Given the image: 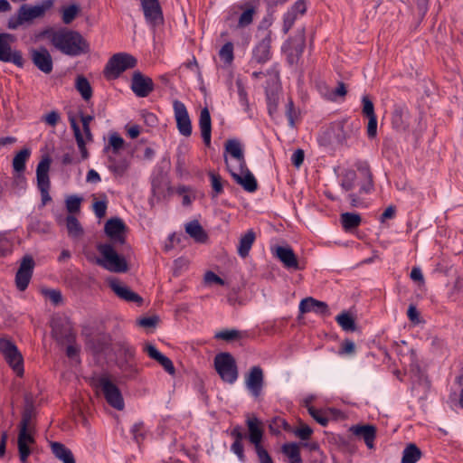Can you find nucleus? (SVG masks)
I'll list each match as a JSON object with an SVG mask.
<instances>
[{
	"mask_svg": "<svg viewBox=\"0 0 463 463\" xmlns=\"http://www.w3.org/2000/svg\"><path fill=\"white\" fill-rule=\"evenodd\" d=\"M24 402L21 421L18 425L17 449L20 461L28 463V458L32 453L31 446L36 443L34 434L36 432L37 411L33 395L31 392L24 394Z\"/></svg>",
	"mask_w": 463,
	"mask_h": 463,
	"instance_id": "obj_1",
	"label": "nucleus"
},
{
	"mask_svg": "<svg viewBox=\"0 0 463 463\" xmlns=\"http://www.w3.org/2000/svg\"><path fill=\"white\" fill-rule=\"evenodd\" d=\"M41 36L47 38L56 50L67 56L77 57L90 52L88 41L75 30L46 28Z\"/></svg>",
	"mask_w": 463,
	"mask_h": 463,
	"instance_id": "obj_2",
	"label": "nucleus"
},
{
	"mask_svg": "<svg viewBox=\"0 0 463 463\" xmlns=\"http://www.w3.org/2000/svg\"><path fill=\"white\" fill-rule=\"evenodd\" d=\"M53 4L54 0H43L33 6L26 4L22 5L17 10V14L9 18L7 28L15 30L24 23H30L33 19L43 17L45 13L53 6Z\"/></svg>",
	"mask_w": 463,
	"mask_h": 463,
	"instance_id": "obj_3",
	"label": "nucleus"
},
{
	"mask_svg": "<svg viewBox=\"0 0 463 463\" xmlns=\"http://www.w3.org/2000/svg\"><path fill=\"white\" fill-rule=\"evenodd\" d=\"M114 246L110 243L99 244L97 250L102 256V259H99L97 263L111 272H126L128 269V262L125 257L117 252Z\"/></svg>",
	"mask_w": 463,
	"mask_h": 463,
	"instance_id": "obj_4",
	"label": "nucleus"
},
{
	"mask_svg": "<svg viewBox=\"0 0 463 463\" xmlns=\"http://www.w3.org/2000/svg\"><path fill=\"white\" fill-rule=\"evenodd\" d=\"M137 65V60L128 52L113 54L108 61L103 73L107 79H118L124 71L134 69Z\"/></svg>",
	"mask_w": 463,
	"mask_h": 463,
	"instance_id": "obj_5",
	"label": "nucleus"
},
{
	"mask_svg": "<svg viewBox=\"0 0 463 463\" xmlns=\"http://www.w3.org/2000/svg\"><path fill=\"white\" fill-rule=\"evenodd\" d=\"M213 364L215 371L224 383L232 384L237 381L239 376L238 366L232 354L228 352L217 354Z\"/></svg>",
	"mask_w": 463,
	"mask_h": 463,
	"instance_id": "obj_6",
	"label": "nucleus"
},
{
	"mask_svg": "<svg viewBox=\"0 0 463 463\" xmlns=\"http://www.w3.org/2000/svg\"><path fill=\"white\" fill-rule=\"evenodd\" d=\"M246 423L249 430L248 438L250 442L254 445L259 462L274 463L268 450L261 445L264 431L260 420L256 417L250 418Z\"/></svg>",
	"mask_w": 463,
	"mask_h": 463,
	"instance_id": "obj_7",
	"label": "nucleus"
},
{
	"mask_svg": "<svg viewBox=\"0 0 463 463\" xmlns=\"http://www.w3.org/2000/svg\"><path fill=\"white\" fill-rule=\"evenodd\" d=\"M92 385L99 388L106 402L114 409L121 411L125 407L124 399L119 388L106 375L93 378Z\"/></svg>",
	"mask_w": 463,
	"mask_h": 463,
	"instance_id": "obj_8",
	"label": "nucleus"
},
{
	"mask_svg": "<svg viewBox=\"0 0 463 463\" xmlns=\"http://www.w3.org/2000/svg\"><path fill=\"white\" fill-rule=\"evenodd\" d=\"M0 353L17 376L24 375V358L15 344L9 338H0Z\"/></svg>",
	"mask_w": 463,
	"mask_h": 463,
	"instance_id": "obj_9",
	"label": "nucleus"
},
{
	"mask_svg": "<svg viewBox=\"0 0 463 463\" xmlns=\"http://www.w3.org/2000/svg\"><path fill=\"white\" fill-rule=\"evenodd\" d=\"M51 162V158L46 156L43 157V159L39 162L36 168L37 187L41 193L43 205H46L49 202L52 201V197L49 194L51 181L48 174Z\"/></svg>",
	"mask_w": 463,
	"mask_h": 463,
	"instance_id": "obj_10",
	"label": "nucleus"
},
{
	"mask_svg": "<svg viewBox=\"0 0 463 463\" xmlns=\"http://www.w3.org/2000/svg\"><path fill=\"white\" fill-rule=\"evenodd\" d=\"M14 41V36L11 33H0V61L4 62H12L19 68L24 65V59L21 51L12 50L11 43Z\"/></svg>",
	"mask_w": 463,
	"mask_h": 463,
	"instance_id": "obj_11",
	"label": "nucleus"
},
{
	"mask_svg": "<svg viewBox=\"0 0 463 463\" xmlns=\"http://www.w3.org/2000/svg\"><path fill=\"white\" fill-rule=\"evenodd\" d=\"M271 32H265L264 36L254 45L250 65H264L272 58L271 52Z\"/></svg>",
	"mask_w": 463,
	"mask_h": 463,
	"instance_id": "obj_12",
	"label": "nucleus"
},
{
	"mask_svg": "<svg viewBox=\"0 0 463 463\" xmlns=\"http://www.w3.org/2000/svg\"><path fill=\"white\" fill-rule=\"evenodd\" d=\"M52 335L58 344L74 343L76 335L70 321L66 318L57 317L51 322Z\"/></svg>",
	"mask_w": 463,
	"mask_h": 463,
	"instance_id": "obj_13",
	"label": "nucleus"
},
{
	"mask_svg": "<svg viewBox=\"0 0 463 463\" xmlns=\"http://www.w3.org/2000/svg\"><path fill=\"white\" fill-rule=\"evenodd\" d=\"M128 227L119 217L109 219L104 225V232L109 238L112 245H125Z\"/></svg>",
	"mask_w": 463,
	"mask_h": 463,
	"instance_id": "obj_14",
	"label": "nucleus"
},
{
	"mask_svg": "<svg viewBox=\"0 0 463 463\" xmlns=\"http://www.w3.org/2000/svg\"><path fill=\"white\" fill-rule=\"evenodd\" d=\"M35 262L31 255H24L15 274V285L18 290L24 291L32 279Z\"/></svg>",
	"mask_w": 463,
	"mask_h": 463,
	"instance_id": "obj_15",
	"label": "nucleus"
},
{
	"mask_svg": "<svg viewBox=\"0 0 463 463\" xmlns=\"http://www.w3.org/2000/svg\"><path fill=\"white\" fill-rule=\"evenodd\" d=\"M130 89L137 97L146 98L154 91L155 83L150 77L140 71H135L132 74Z\"/></svg>",
	"mask_w": 463,
	"mask_h": 463,
	"instance_id": "obj_16",
	"label": "nucleus"
},
{
	"mask_svg": "<svg viewBox=\"0 0 463 463\" xmlns=\"http://www.w3.org/2000/svg\"><path fill=\"white\" fill-rule=\"evenodd\" d=\"M175 118L176 121V128L179 133L184 137H190L192 135V122L185 105L175 99L173 102Z\"/></svg>",
	"mask_w": 463,
	"mask_h": 463,
	"instance_id": "obj_17",
	"label": "nucleus"
},
{
	"mask_svg": "<svg viewBox=\"0 0 463 463\" xmlns=\"http://www.w3.org/2000/svg\"><path fill=\"white\" fill-rule=\"evenodd\" d=\"M245 384L254 398L260 396L264 387V372L260 365L250 368L248 373L245 375Z\"/></svg>",
	"mask_w": 463,
	"mask_h": 463,
	"instance_id": "obj_18",
	"label": "nucleus"
},
{
	"mask_svg": "<svg viewBox=\"0 0 463 463\" xmlns=\"http://www.w3.org/2000/svg\"><path fill=\"white\" fill-rule=\"evenodd\" d=\"M31 60L34 66L45 74H50L53 70L52 57L44 46L30 51Z\"/></svg>",
	"mask_w": 463,
	"mask_h": 463,
	"instance_id": "obj_19",
	"label": "nucleus"
},
{
	"mask_svg": "<svg viewBox=\"0 0 463 463\" xmlns=\"http://www.w3.org/2000/svg\"><path fill=\"white\" fill-rule=\"evenodd\" d=\"M146 21L153 26L164 22L163 11L158 0H140Z\"/></svg>",
	"mask_w": 463,
	"mask_h": 463,
	"instance_id": "obj_20",
	"label": "nucleus"
},
{
	"mask_svg": "<svg viewBox=\"0 0 463 463\" xmlns=\"http://www.w3.org/2000/svg\"><path fill=\"white\" fill-rule=\"evenodd\" d=\"M108 284L119 298L127 302H134L139 307L142 306L144 301L142 297L131 290L128 286L123 285L118 279H109Z\"/></svg>",
	"mask_w": 463,
	"mask_h": 463,
	"instance_id": "obj_21",
	"label": "nucleus"
},
{
	"mask_svg": "<svg viewBox=\"0 0 463 463\" xmlns=\"http://www.w3.org/2000/svg\"><path fill=\"white\" fill-rule=\"evenodd\" d=\"M111 345V336L106 333H98L86 338V346L94 355L104 354Z\"/></svg>",
	"mask_w": 463,
	"mask_h": 463,
	"instance_id": "obj_22",
	"label": "nucleus"
},
{
	"mask_svg": "<svg viewBox=\"0 0 463 463\" xmlns=\"http://www.w3.org/2000/svg\"><path fill=\"white\" fill-rule=\"evenodd\" d=\"M225 163L228 171L230 172L232 177L233 180L240 184L246 192L249 193H254L258 189V182L256 178L254 177L253 174L249 170V168L246 166V168L243 169L241 172V175L232 171L229 165L227 158L225 157Z\"/></svg>",
	"mask_w": 463,
	"mask_h": 463,
	"instance_id": "obj_23",
	"label": "nucleus"
},
{
	"mask_svg": "<svg viewBox=\"0 0 463 463\" xmlns=\"http://www.w3.org/2000/svg\"><path fill=\"white\" fill-rule=\"evenodd\" d=\"M275 256L288 269L302 270L304 269L303 266H300L297 255L289 246H278Z\"/></svg>",
	"mask_w": 463,
	"mask_h": 463,
	"instance_id": "obj_24",
	"label": "nucleus"
},
{
	"mask_svg": "<svg viewBox=\"0 0 463 463\" xmlns=\"http://www.w3.org/2000/svg\"><path fill=\"white\" fill-rule=\"evenodd\" d=\"M306 46V39L304 33H299L288 42L287 49V61L290 65L297 64L300 60Z\"/></svg>",
	"mask_w": 463,
	"mask_h": 463,
	"instance_id": "obj_25",
	"label": "nucleus"
},
{
	"mask_svg": "<svg viewBox=\"0 0 463 463\" xmlns=\"http://www.w3.org/2000/svg\"><path fill=\"white\" fill-rule=\"evenodd\" d=\"M143 351L146 353L151 359L156 361L166 373L171 375L175 373V368L171 359L159 352L154 345L146 343Z\"/></svg>",
	"mask_w": 463,
	"mask_h": 463,
	"instance_id": "obj_26",
	"label": "nucleus"
},
{
	"mask_svg": "<svg viewBox=\"0 0 463 463\" xmlns=\"http://www.w3.org/2000/svg\"><path fill=\"white\" fill-rule=\"evenodd\" d=\"M355 167L359 171V173L362 175L364 181L360 184H357L359 185V192L360 194H369L373 189V174L370 169V165L365 161H358L355 163Z\"/></svg>",
	"mask_w": 463,
	"mask_h": 463,
	"instance_id": "obj_27",
	"label": "nucleus"
},
{
	"mask_svg": "<svg viewBox=\"0 0 463 463\" xmlns=\"http://www.w3.org/2000/svg\"><path fill=\"white\" fill-rule=\"evenodd\" d=\"M350 431L357 438L364 439L369 449L373 448V442L376 437V428L373 425H354L350 428Z\"/></svg>",
	"mask_w": 463,
	"mask_h": 463,
	"instance_id": "obj_28",
	"label": "nucleus"
},
{
	"mask_svg": "<svg viewBox=\"0 0 463 463\" xmlns=\"http://www.w3.org/2000/svg\"><path fill=\"white\" fill-rule=\"evenodd\" d=\"M408 110L403 106H395L392 113V126L397 131H405L409 128Z\"/></svg>",
	"mask_w": 463,
	"mask_h": 463,
	"instance_id": "obj_29",
	"label": "nucleus"
},
{
	"mask_svg": "<svg viewBox=\"0 0 463 463\" xmlns=\"http://www.w3.org/2000/svg\"><path fill=\"white\" fill-rule=\"evenodd\" d=\"M225 151L238 161L241 171L246 168V160L239 140L228 139L225 143Z\"/></svg>",
	"mask_w": 463,
	"mask_h": 463,
	"instance_id": "obj_30",
	"label": "nucleus"
},
{
	"mask_svg": "<svg viewBox=\"0 0 463 463\" xmlns=\"http://www.w3.org/2000/svg\"><path fill=\"white\" fill-rule=\"evenodd\" d=\"M51 449L52 454L63 463H76L73 453L64 444L52 441L51 442Z\"/></svg>",
	"mask_w": 463,
	"mask_h": 463,
	"instance_id": "obj_31",
	"label": "nucleus"
},
{
	"mask_svg": "<svg viewBox=\"0 0 463 463\" xmlns=\"http://www.w3.org/2000/svg\"><path fill=\"white\" fill-rule=\"evenodd\" d=\"M113 346L118 359L122 358V360H129L136 358V349L128 341L124 339L118 340Z\"/></svg>",
	"mask_w": 463,
	"mask_h": 463,
	"instance_id": "obj_32",
	"label": "nucleus"
},
{
	"mask_svg": "<svg viewBox=\"0 0 463 463\" xmlns=\"http://www.w3.org/2000/svg\"><path fill=\"white\" fill-rule=\"evenodd\" d=\"M185 232L196 242L204 243L208 235L197 220L192 221L185 225Z\"/></svg>",
	"mask_w": 463,
	"mask_h": 463,
	"instance_id": "obj_33",
	"label": "nucleus"
},
{
	"mask_svg": "<svg viewBox=\"0 0 463 463\" xmlns=\"http://www.w3.org/2000/svg\"><path fill=\"white\" fill-rule=\"evenodd\" d=\"M255 239L256 234L253 230H249L241 237L238 245V254L241 258H246L249 255V252L251 249L252 244L255 241Z\"/></svg>",
	"mask_w": 463,
	"mask_h": 463,
	"instance_id": "obj_34",
	"label": "nucleus"
},
{
	"mask_svg": "<svg viewBox=\"0 0 463 463\" xmlns=\"http://www.w3.org/2000/svg\"><path fill=\"white\" fill-rule=\"evenodd\" d=\"M70 124L71 128L73 130L74 137L77 142L79 150L80 152L82 159H87L89 157V152L86 148V142L80 131V126L73 117H70Z\"/></svg>",
	"mask_w": 463,
	"mask_h": 463,
	"instance_id": "obj_35",
	"label": "nucleus"
},
{
	"mask_svg": "<svg viewBox=\"0 0 463 463\" xmlns=\"http://www.w3.org/2000/svg\"><path fill=\"white\" fill-rule=\"evenodd\" d=\"M340 219L345 232H351L357 228L362 222L360 214L354 213H344L341 214Z\"/></svg>",
	"mask_w": 463,
	"mask_h": 463,
	"instance_id": "obj_36",
	"label": "nucleus"
},
{
	"mask_svg": "<svg viewBox=\"0 0 463 463\" xmlns=\"http://www.w3.org/2000/svg\"><path fill=\"white\" fill-rule=\"evenodd\" d=\"M420 458V449L414 443H410L403 449L402 463H416Z\"/></svg>",
	"mask_w": 463,
	"mask_h": 463,
	"instance_id": "obj_37",
	"label": "nucleus"
},
{
	"mask_svg": "<svg viewBox=\"0 0 463 463\" xmlns=\"http://www.w3.org/2000/svg\"><path fill=\"white\" fill-rule=\"evenodd\" d=\"M336 322L344 331L354 332L357 330V325L353 316L344 311L335 317Z\"/></svg>",
	"mask_w": 463,
	"mask_h": 463,
	"instance_id": "obj_38",
	"label": "nucleus"
},
{
	"mask_svg": "<svg viewBox=\"0 0 463 463\" xmlns=\"http://www.w3.org/2000/svg\"><path fill=\"white\" fill-rule=\"evenodd\" d=\"M109 171H111L114 175L118 176L124 175L128 168V162L127 161V159L118 160L115 156H109Z\"/></svg>",
	"mask_w": 463,
	"mask_h": 463,
	"instance_id": "obj_39",
	"label": "nucleus"
},
{
	"mask_svg": "<svg viewBox=\"0 0 463 463\" xmlns=\"http://www.w3.org/2000/svg\"><path fill=\"white\" fill-rule=\"evenodd\" d=\"M75 88L80 93L84 100H89L92 97V88L84 76L79 75L76 78Z\"/></svg>",
	"mask_w": 463,
	"mask_h": 463,
	"instance_id": "obj_40",
	"label": "nucleus"
},
{
	"mask_svg": "<svg viewBox=\"0 0 463 463\" xmlns=\"http://www.w3.org/2000/svg\"><path fill=\"white\" fill-rule=\"evenodd\" d=\"M66 227L69 236L72 238H79L84 232L79 220L73 215H68L66 217Z\"/></svg>",
	"mask_w": 463,
	"mask_h": 463,
	"instance_id": "obj_41",
	"label": "nucleus"
},
{
	"mask_svg": "<svg viewBox=\"0 0 463 463\" xmlns=\"http://www.w3.org/2000/svg\"><path fill=\"white\" fill-rule=\"evenodd\" d=\"M117 365L121 370V372L128 377H133L138 373L136 358L129 360H122V358L118 359Z\"/></svg>",
	"mask_w": 463,
	"mask_h": 463,
	"instance_id": "obj_42",
	"label": "nucleus"
},
{
	"mask_svg": "<svg viewBox=\"0 0 463 463\" xmlns=\"http://www.w3.org/2000/svg\"><path fill=\"white\" fill-rule=\"evenodd\" d=\"M30 154L31 151L28 148H24L15 155L13 159V167L15 172L23 173L25 170V163Z\"/></svg>",
	"mask_w": 463,
	"mask_h": 463,
	"instance_id": "obj_43",
	"label": "nucleus"
},
{
	"mask_svg": "<svg viewBox=\"0 0 463 463\" xmlns=\"http://www.w3.org/2000/svg\"><path fill=\"white\" fill-rule=\"evenodd\" d=\"M210 181H211V186L213 189V197H216L219 194H222L223 193V186L224 184H227L226 181H224L222 176L219 174H216L214 172H209L208 173Z\"/></svg>",
	"mask_w": 463,
	"mask_h": 463,
	"instance_id": "obj_44",
	"label": "nucleus"
},
{
	"mask_svg": "<svg viewBox=\"0 0 463 463\" xmlns=\"http://www.w3.org/2000/svg\"><path fill=\"white\" fill-rule=\"evenodd\" d=\"M240 9L243 10L242 14L239 17L238 25L239 28H244L250 25L253 21V16L256 13L255 7L250 5L244 9V5H239Z\"/></svg>",
	"mask_w": 463,
	"mask_h": 463,
	"instance_id": "obj_45",
	"label": "nucleus"
},
{
	"mask_svg": "<svg viewBox=\"0 0 463 463\" xmlns=\"http://www.w3.org/2000/svg\"><path fill=\"white\" fill-rule=\"evenodd\" d=\"M80 12V7L76 4H72L69 6L63 7L61 10L62 22L65 24H70L71 23H72V21H74V19L77 17Z\"/></svg>",
	"mask_w": 463,
	"mask_h": 463,
	"instance_id": "obj_46",
	"label": "nucleus"
},
{
	"mask_svg": "<svg viewBox=\"0 0 463 463\" xmlns=\"http://www.w3.org/2000/svg\"><path fill=\"white\" fill-rule=\"evenodd\" d=\"M357 175L354 170H346L343 174L341 180V187L348 192L353 190L356 186Z\"/></svg>",
	"mask_w": 463,
	"mask_h": 463,
	"instance_id": "obj_47",
	"label": "nucleus"
},
{
	"mask_svg": "<svg viewBox=\"0 0 463 463\" xmlns=\"http://www.w3.org/2000/svg\"><path fill=\"white\" fill-rule=\"evenodd\" d=\"M266 100H267V107H268V112L270 116H272L274 113L278 110V105H279V91L278 90H266Z\"/></svg>",
	"mask_w": 463,
	"mask_h": 463,
	"instance_id": "obj_48",
	"label": "nucleus"
},
{
	"mask_svg": "<svg viewBox=\"0 0 463 463\" xmlns=\"http://www.w3.org/2000/svg\"><path fill=\"white\" fill-rule=\"evenodd\" d=\"M124 145L125 140L118 133H113L109 137V146H107L104 150L109 151L111 149L112 154L117 155L118 154L119 150L123 148Z\"/></svg>",
	"mask_w": 463,
	"mask_h": 463,
	"instance_id": "obj_49",
	"label": "nucleus"
},
{
	"mask_svg": "<svg viewBox=\"0 0 463 463\" xmlns=\"http://www.w3.org/2000/svg\"><path fill=\"white\" fill-rule=\"evenodd\" d=\"M220 59L226 64L231 65L234 60L233 43L227 42L219 51Z\"/></svg>",
	"mask_w": 463,
	"mask_h": 463,
	"instance_id": "obj_50",
	"label": "nucleus"
},
{
	"mask_svg": "<svg viewBox=\"0 0 463 463\" xmlns=\"http://www.w3.org/2000/svg\"><path fill=\"white\" fill-rule=\"evenodd\" d=\"M42 294L49 298L54 306H59L62 303V295L61 290L52 288H43Z\"/></svg>",
	"mask_w": 463,
	"mask_h": 463,
	"instance_id": "obj_51",
	"label": "nucleus"
},
{
	"mask_svg": "<svg viewBox=\"0 0 463 463\" xmlns=\"http://www.w3.org/2000/svg\"><path fill=\"white\" fill-rule=\"evenodd\" d=\"M282 452L289 460L301 457L299 445L295 442L285 443L282 446Z\"/></svg>",
	"mask_w": 463,
	"mask_h": 463,
	"instance_id": "obj_52",
	"label": "nucleus"
},
{
	"mask_svg": "<svg viewBox=\"0 0 463 463\" xmlns=\"http://www.w3.org/2000/svg\"><path fill=\"white\" fill-rule=\"evenodd\" d=\"M199 127L201 131L212 130V120L208 108L201 109L199 117Z\"/></svg>",
	"mask_w": 463,
	"mask_h": 463,
	"instance_id": "obj_53",
	"label": "nucleus"
},
{
	"mask_svg": "<svg viewBox=\"0 0 463 463\" xmlns=\"http://www.w3.org/2000/svg\"><path fill=\"white\" fill-rule=\"evenodd\" d=\"M81 201L82 198L77 195H71L66 199V209L71 213L70 215L80 212Z\"/></svg>",
	"mask_w": 463,
	"mask_h": 463,
	"instance_id": "obj_54",
	"label": "nucleus"
},
{
	"mask_svg": "<svg viewBox=\"0 0 463 463\" xmlns=\"http://www.w3.org/2000/svg\"><path fill=\"white\" fill-rule=\"evenodd\" d=\"M214 337L216 339H222L228 342L233 341L241 337V332L236 329H226L216 333Z\"/></svg>",
	"mask_w": 463,
	"mask_h": 463,
	"instance_id": "obj_55",
	"label": "nucleus"
},
{
	"mask_svg": "<svg viewBox=\"0 0 463 463\" xmlns=\"http://www.w3.org/2000/svg\"><path fill=\"white\" fill-rule=\"evenodd\" d=\"M307 411L310 416L320 425L326 427L328 424L329 419L321 411L313 406H308Z\"/></svg>",
	"mask_w": 463,
	"mask_h": 463,
	"instance_id": "obj_56",
	"label": "nucleus"
},
{
	"mask_svg": "<svg viewBox=\"0 0 463 463\" xmlns=\"http://www.w3.org/2000/svg\"><path fill=\"white\" fill-rule=\"evenodd\" d=\"M362 105H363L362 114L364 117H370V116L376 115L374 112V105L368 95H364L362 97Z\"/></svg>",
	"mask_w": 463,
	"mask_h": 463,
	"instance_id": "obj_57",
	"label": "nucleus"
},
{
	"mask_svg": "<svg viewBox=\"0 0 463 463\" xmlns=\"http://www.w3.org/2000/svg\"><path fill=\"white\" fill-rule=\"evenodd\" d=\"M298 113L295 109L294 102L291 99H289L286 106V116L288 120V125L291 128L295 127V119L298 118Z\"/></svg>",
	"mask_w": 463,
	"mask_h": 463,
	"instance_id": "obj_58",
	"label": "nucleus"
},
{
	"mask_svg": "<svg viewBox=\"0 0 463 463\" xmlns=\"http://www.w3.org/2000/svg\"><path fill=\"white\" fill-rule=\"evenodd\" d=\"M314 313L322 317H329L331 315L328 305L324 302L314 298Z\"/></svg>",
	"mask_w": 463,
	"mask_h": 463,
	"instance_id": "obj_59",
	"label": "nucleus"
},
{
	"mask_svg": "<svg viewBox=\"0 0 463 463\" xmlns=\"http://www.w3.org/2000/svg\"><path fill=\"white\" fill-rule=\"evenodd\" d=\"M158 321L159 317L157 316L144 317L137 320V325L144 328L156 327Z\"/></svg>",
	"mask_w": 463,
	"mask_h": 463,
	"instance_id": "obj_60",
	"label": "nucleus"
},
{
	"mask_svg": "<svg viewBox=\"0 0 463 463\" xmlns=\"http://www.w3.org/2000/svg\"><path fill=\"white\" fill-rule=\"evenodd\" d=\"M296 19H297V15L295 14L294 12L288 11L284 14V18H283V32H284V33H287L291 29Z\"/></svg>",
	"mask_w": 463,
	"mask_h": 463,
	"instance_id": "obj_61",
	"label": "nucleus"
},
{
	"mask_svg": "<svg viewBox=\"0 0 463 463\" xmlns=\"http://www.w3.org/2000/svg\"><path fill=\"white\" fill-rule=\"evenodd\" d=\"M231 450L237 455L241 462H245L246 458L244 454V448L242 441L234 440L232 444Z\"/></svg>",
	"mask_w": 463,
	"mask_h": 463,
	"instance_id": "obj_62",
	"label": "nucleus"
},
{
	"mask_svg": "<svg viewBox=\"0 0 463 463\" xmlns=\"http://www.w3.org/2000/svg\"><path fill=\"white\" fill-rule=\"evenodd\" d=\"M108 203L104 201H97L93 203V211L98 218H103L106 215Z\"/></svg>",
	"mask_w": 463,
	"mask_h": 463,
	"instance_id": "obj_63",
	"label": "nucleus"
},
{
	"mask_svg": "<svg viewBox=\"0 0 463 463\" xmlns=\"http://www.w3.org/2000/svg\"><path fill=\"white\" fill-rule=\"evenodd\" d=\"M459 392L458 393L456 391H452L449 395V399L451 402L463 409V385H458Z\"/></svg>",
	"mask_w": 463,
	"mask_h": 463,
	"instance_id": "obj_64",
	"label": "nucleus"
}]
</instances>
